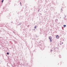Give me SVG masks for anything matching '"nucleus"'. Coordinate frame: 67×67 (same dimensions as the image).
<instances>
[{"label":"nucleus","instance_id":"nucleus-16","mask_svg":"<svg viewBox=\"0 0 67 67\" xmlns=\"http://www.w3.org/2000/svg\"><path fill=\"white\" fill-rule=\"evenodd\" d=\"M11 24V25H12V24H13V21H11L10 23Z\"/></svg>","mask_w":67,"mask_h":67},{"label":"nucleus","instance_id":"nucleus-40","mask_svg":"<svg viewBox=\"0 0 67 67\" xmlns=\"http://www.w3.org/2000/svg\"><path fill=\"white\" fill-rule=\"evenodd\" d=\"M15 38V40H16V38Z\"/></svg>","mask_w":67,"mask_h":67},{"label":"nucleus","instance_id":"nucleus-34","mask_svg":"<svg viewBox=\"0 0 67 67\" xmlns=\"http://www.w3.org/2000/svg\"><path fill=\"white\" fill-rule=\"evenodd\" d=\"M56 48H57V49H58L59 48L57 47H56Z\"/></svg>","mask_w":67,"mask_h":67},{"label":"nucleus","instance_id":"nucleus-19","mask_svg":"<svg viewBox=\"0 0 67 67\" xmlns=\"http://www.w3.org/2000/svg\"><path fill=\"white\" fill-rule=\"evenodd\" d=\"M28 14V13H25V15H27Z\"/></svg>","mask_w":67,"mask_h":67},{"label":"nucleus","instance_id":"nucleus-38","mask_svg":"<svg viewBox=\"0 0 67 67\" xmlns=\"http://www.w3.org/2000/svg\"><path fill=\"white\" fill-rule=\"evenodd\" d=\"M48 2L47 1H46V2Z\"/></svg>","mask_w":67,"mask_h":67},{"label":"nucleus","instance_id":"nucleus-28","mask_svg":"<svg viewBox=\"0 0 67 67\" xmlns=\"http://www.w3.org/2000/svg\"><path fill=\"white\" fill-rule=\"evenodd\" d=\"M48 0V1H49V2H51V0Z\"/></svg>","mask_w":67,"mask_h":67},{"label":"nucleus","instance_id":"nucleus-5","mask_svg":"<svg viewBox=\"0 0 67 67\" xmlns=\"http://www.w3.org/2000/svg\"><path fill=\"white\" fill-rule=\"evenodd\" d=\"M51 6V3H49L47 5V8H49Z\"/></svg>","mask_w":67,"mask_h":67},{"label":"nucleus","instance_id":"nucleus-20","mask_svg":"<svg viewBox=\"0 0 67 67\" xmlns=\"http://www.w3.org/2000/svg\"><path fill=\"white\" fill-rule=\"evenodd\" d=\"M64 27H66V25H63Z\"/></svg>","mask_w":67,"mask_h":67},{"label":"nucleus","instance_id":"nucleus-36","mask_svg":"<svg viewBox=\"0 0 67 67\" xmlns=\"http://www.w3.org/2000/svg\"><path fill=\"white\" fill-rule=\"evenodd\" d=\"M65 18H66V16H65L64 17V19H65Z\"/></svg>","mask_w":67,"mask_h":67},{"label":"nucleus","instance_id":"nucleus-33","mask_svg":"<svg viewBox=\"0 0 67 67\" xmlns=\"http://www.w3.org/2000/svg\"><path fill=\"white\" fill-rule=\"evenodd\" d=\"M51 2L52 3H53V1H52L51 0Z\"/></svg>","mask_w":67,"mask_h":67},{"label":"nucleus","instance_id":"nucleus-8","mask_svg":"<svg viewBox=\"0 0 67 67\" xmlns=\"http://www.w3.org/2000/svg\"><path fill=\"white\" fill-rule=\"evenodd\" d=\"M16 24H18V23H19V21L18 20V19H16Z\"/></svg>","mask_w":67,"mask_h":67},{"label":"nucleus","instance_id":"nucleus-26","mask_svg":"<svg viewBox=\"0 0 67 67\" xmlns=\"http://www.w3.org/2000/svg\"><path fill=\"white\" fill-rule=\"evenodd\" d=\"M50 52H53V50L51 49L50 50Z\"/></svg>","mask_w":67,"mask_h":67},{"label":"nucleus","instance_id":"nucleus-15","mask_svg":"<svg viewBox=\"0 0 67 67\" xmlns=\"http://www.w3.org/2000/svg\"><path fill=\"white\" fill-rule=\"evenodd\" d=\"M22 24V23H19L18 24V25H21V24Z\"/></svg>","mask_w":67,"mask_h":67},{"label":"nucleus","instance_id":"nucleus-39","mask_svg":"<svg viewBox=\"0 0 67 67\" xmlns=\"http://www.w3.org/2000/svg\"><path fill=\"white\" fill-rule=\"evenodd\" d=\"M23 30L25 31V29H23Z\"/></svg>","mask_w":67,"mask_h":67},{"label":"nucleus","instance_id":"nucleus-6","mask_svg":"<svg viewBox=\"0 0 67 67\" xmlns=\"http://www.w3.org/2000/svg\"><path fill=\"white\" fill-rule=\"evenodd\" d=\"M50 9L51 10H52V11H55V9L54 7H52L50 8Z\"/></svg>","mask_w":67,"mask_h":67},{"label":"nucleus","instance_id":"nucleus-22","mask_svg":"<svg viewBox=\"0 0 67 67\" xmlns=\"http://www.w3.org/2000/svg\"><path fill=\"white\" fill-rule=\"evenodd\" d=\"M33 52H34L35 53H36V50H35L33 51Z\"/></svg>","mask_w":67,"mask_h":67},{"label":"nucleus","instance_id":"nucleus-27","mask_svg":"<svg viewBox=\"0 0 67 67\" xmlns=\"http://www.w3.org/2000/svg\"><path fill=\"white\" fill-rule=\"evenodd\" d=\"M40 3H42V0H40Z\"/></svg>","mask_w":67,"mask_h":67},{"label":"nucleus","instance_id":"nucleus-46","mask_svg":"<svg viewBox=\"0 0 67 67\" xmlns=\"http://www.w3.org/2000/svg\"><path fill=\"white\" fill-rule=\"evenodd\" d=\"M32 40H34V39L33 38H32Z\"/></svg>","mask_w":67,"mask_h":67},{"label":"nucleus","instance_id":"nucleus-48","mask_svg":"<svg viewBox=\"0 0 67 67\" xmlns=\"http://www.w3.org/2000/svg\"><path fill=\"white\" fill-rule=\"evenodd\" d=\"M63 41H64V39H63Z\"/></svg>","mask_w":67,"mask_h":67},{"label":"nucleus","instance_id":"nucleus-41","mask_svg":"<svg viewBox=\"0 0 67 67\" xmlns=\"http://www.w3.org/2000/svg\"><path fill=\"white\" fill-rule=\"evenodd\" d=\"M27 26L28 27H29V25H28Z\"/></svg>","mask_w":67,"mask_h":67},{"label":"nucleus","instance_id":"nucleus-23","mask_svg":"<svg viewBox=\"0 0 67 67\" xmlns=\"http://www.w3.org/2000/svg\"><path fill=\"white\" fill-rule=\"evenodd\" d=\"M3 1H4V0H2V3H3Z\"/></svg>","mask_w":67,"mask_h":67},{"label":"nucleus","instance_id":"nucleus-57","mask_svg":"<svg viewBox=\"0 0 67 67\" xmlns=\"http://www.w3.org/2000/svg\"><path fill=\"white\" fill-rule=\"evenodd\" d=\"M0 15H1V14H0Z\"/></svg>","mask_w":67,"mask_h":67},{"label":"nucleus","instance_id":"nucleus-35","mask_svg":"<svg viewBox=\"0 0 67 67\" xmlns=\"http://www.w3.org/2000/svg\"><path fill=\"white\" fill-rule=\"evenodd\" d=\"M36 37H38V36H37V35H36Z\"/></svg>","mask_w":67,"mask_h":67},{"label":"nucleus","instance_id":"nucleus-43","mask_svg":"<svg viewBox=\"0 0 67 67\" xmlns=\"http://www.w3.org/2000/svg\"><path fill=\"white\" fill-rule=\"evenodd\" d=\"M54 18H55V16L53 17V19H54Z\"/></svg>","mask_w":67,"mask_h":67},{"label":"nucleus","instance_id":"nucleus-60","mask_svg":"<svg viewBox=\"0 0 67 67\" xmlns=\"http://www.w3.org/2000/svg\"><path fill=\"white\" fill-rule=\"evenodd\" d=\"M6 31V32H7V31Z\"/></svg>","mask_w":67,"mask_h":67},{"label":"nucleus","instance_id":"nucleus-3","mask_svg":"<svg viewBox=\"0 0 67 67\" xmlns=\"http://www.w3.org/2000/svg\"><path fill=\"white\" fill-rule=\"evenodd\" d=\"M3 10L1 11V14L3 13V12H7V11H9V9L8 8H6L4 7H3Z\"/></svg>","mask_w":67,"mask_h":67},{"label":"nucleus","instance_id":"nucleus-21","mask_svg":"<svg viewBox=\"0 0 67 67\" xmlns=\"http://www.w3.org/2000/svg\"><path fill=\"white\" fill-rule=\"evenodd\" d=\"M59 58H61V57H62L61 56V55H59Z\"/></svg>","mask_w":67,"mask_h":67},{"label":"nucleus","instance_id":"nucleus-7","mask_svg":"<svg viewBox=\"0 0 67 67\" xmlns=\"http://www.w3.org/2000/svg\"><path fill=\"white\" fill-rule=\"evenodd\" d=\"M1 32H3L4 31H5V30L3 28H1L0 30Z\"/></svg>","mask_w":67,"mask_h":67},{"label":"nucleus","instance_id":"nucleus-53","mask_svg":"<svg viewBox=\"0 0 67 67\" xmlns=\"http://www.w3.org/2000/svg\"><path fill=\"white\" fill-rule=\"evenodd\" d=\"M3 67H5V66H3Z\"/></svg>","mask_w":67,"mask_h":67},{"label":"nucleus","instance_id":"nucleus-2","mask_svg":"<svg viewBox=\"0 0 67 67\" xmlns=\"http://www.w3.org/2000/svg\"><path fill=\"white\" fill-rule=\"evenodd\" d=\"M0 26L1 27H4L5 26L6 27H7L8 28V27H9V24L7 23L6 24V25L5 26V24H4V23H1L0 24Z\"/></svg>","mask_w":67,"mask_h":67},{"label":"nucleus","instance_id":"nucleus-14","mask_svg":"<svg viewBox=\"0 0 67 67\" xmlns=\"http://www.w3.org/2000/svg\"><path fill=\"white\" fill-rule=\"evenodd\" d=\"M24 66H27V64H26V63H24Z\"/></svg>","mask_w":67,"mask_h":67},{"label":"nucleus","instance_id":"nucleus-4","mask_svg":"<svg viewBox=\"0 0 67 67\" xmlns=\"http://www.w3.org/2000/svg\"><path fill=\"white\" fill-rule=\"evenodd\" d=\"M52 37L51 36H50L49 37V40H50V42H52Z\"/></svg>","mask_w":67,"mask_h":67},{"label":"nucleus","instance_id":"nucleus-51","mask_svg":"<svg viewBox=\"0 0 67 67\" xmlns=\"http://www.w3.org/2000/svg\"><path fill=\"white\" fill-rule=\"evenodd\" d=\"M61 17H60V19H61Z\"/></svg>","mask_w":67,"mask_h":67},{"label":"nucleus","instance_id":"nucleus-42","mask_svg":"<svg viewBox=\"0 0 67 67\" xmlns=\"http://www.w3.org/2000/svg\"><path fill=\"white\" fill-rule=\"evenodd\" d=\"M22 29L21 28L20 29V30L21 31L22 30H21Z\"/></svg>","mask_w":67,"mask_h":67},{"label":"nucleus","instance_id":"nucleus-11","mask_svg":"<svg viewBox=\"0 0 67 67\" xmlns=\"http://www.w3.org/2000/svg\"><path fill=\"white\" fill-rule=\"evenodd\" d=\"M24 18V16H20V18L21 19H23Z\"/></svg>","mask_w":67,"mask_h":67},{"label":"nucleus","instance_id":"nucleus-17","mask_svg":"<svg viewBox=\"0 0 67 67\" xmlns=\"http://www.w3.org/2000/svg\"><path fill=\"white\" fill-rule=\"evenodd\" d=\"M30 54H31V56H33V54L31 52H30Z\"/></svg>","mask_w":67,"mask_h":67},{"label":"nucleus","instance_id":"nucleus-9","mask_svg":"<svg viewBox=\"0 0 67 67\" xmlns=\"http://www.w3.org/2000/svg\"><path fill=\"white\" fill-rule=\"evenodd\" d=\"M56 38L57 39H59V36L58 35H57L56 36Z\"/></svg>","mask_w":67,"mask_h":67},{"label":"nucleus","instance_id":"nucleus-37","mask_svg":"<svg viewBox=\"0 0 67 67\" xmlns=\"http://www.w3.org/2000/svg\"><path fill=\"white\" fill-rule=\"evenodd\" d=\"M61 11H62V10L63 11V9L61 8Z\"/></svg>","mask_w":67,"mask_h":67},{"label":"nucleus","instance_id":"nucleus-18","mask_svg":"<svg viewBox=\"0 0 67 67\" xmlns=\"http://www.w3.org/2000/svg\"><path fill=\"white\" fill-rule=\"evenodd\" d=\"M55 50V51H56V50L55 49H56V48H53Z\"/></svg>","mask_w":67,"mask_h":67},{"label":"nucleus","instance_id":"nucleus-59","mask_svg":"<svg viewBox=\"0 0 67 67\" xmlns=\"http://www.w3.org/2000/svg\"><path fill=\"white\" fill-rule=\"evenodd\" d=\"M32 59H33V58H32Z\"/></svg>","mask_w":67,"mask_h":67},{"label":"nucleus","instance_id":"nucleus-47","mask_svg":"<svg viewBox=\"0 0 67 67\" xmlns=\"http://www.w3.org/2000/svg\"><path fill=\"white\" fill-rule=\"evenodd\" d=\"M64 43L63 42H62V44H63Z\"/></svg>","mask_w":67,"mask_h":67},{"label":"nucleus","instance_id":"nucleus-45","mask_svg":"<svg viewBox=\"0 0 67 67\" xmlns=\"http://www.w3.org/2000/svg\"><path fill=\"white\" fill-rule=\"evenodd\" d=\"M41 28H40V31H41Z\"/></svg>","mask_w":67,"mask_h":67},{"label":"nucleus","instance_id":"nucleus-32","mask_svg":"<svg viewBox=\"0 0 67 67\" xmlns=\"http://www.w3.org/2000/svg\"><path fill=\"white\" fill-rule=\"evenodd\" d=\"M40 9H38V12H39V11H40Z\"/></svg>","mask_w":67,"mask_h":67},{"label":"nucleus","instance_id":"nucleus-30","mask_svg":"<svg viewBox=\"0 0 67 67\" xmlns=\"http://www.w3.org/2000/svg\"><path fill=\"white\" fill-rule=\"evenodd\" d=\"M14 42L15 43H16V41H14Z\"/></svg>","mask_w":67,"mask_h":67},{"label":"nucleus","instance_id":"nucleus-29","mask_svg":"<svg viewBox=\"0 0 67 67\" xmlns=\"http://www.w3.org/2000/svg\"><path fill=\"white\" fill-rule=\"evenodd\" d=\"M20 5H22V4L21 3V2H20Z\"/></svg>","mask_w":67,"mask_h":67},{"label":"nucleus","instance_id":"nucleus-1","mask_svg":"<svg viewBox=\"0 0 67 67\" xmlns=\"http://www.w3.org/2000/svg\"><path fill=\"white\" fill-rule=\"evenodd\" d=\"M39 45H38V47L41 48V49L43 50L44 49V42L41 41L38 43Z\"/></svg>","mask_w":67,"mask_h":67},{"label":"nucleus","instance_id":"nucleus-44","mask_svg":"<svg viewBox=\"0 0 67 67\" xmlns=\"http://www.w3.org/2000/svg\"><path fill=\"white\" fill-rule=\"evenodd\" d=\"M42 22H41V21H40V23H41Z\"/></svg>","mask_w":67,"mask_h":67},{"label":"nucleus","instance_id":"nucleus-49","mask_svg":"<svg viewBox=\"0 0 67 67\" xmlns=\"http://www.w3.org/2000/svg\"><path fill=\"white\" fill-rule=\"evenodd\" d=\"M13 38H14V36H13Z\"/></svg>","mask_w":67,"mask_h":67},{"label":"nucleus","instance_id":"nucleus-50","mask_svg":"<svg viewBox=\"0 0 67 67\" xmlns=\"http://www.w3.org/2000/svg\"><path fill=\"white\" fill-rule=\"evenodd\" d=\"M7 32V33H8L9 32H8V31Z\"/></svg>","mask_w":67,"mask_h":67},{"label":"nucleus","instance_id":"nucleus-12","mask_svg":"<svg viewBox=\"0 0 67 67\" xmlns=\"http://www.w3.org/2000/svg\"><path fill=\"white\" fill-rule=\"evenodd\" d=\"M37 27V26L36 25H35L34 27V28H35L34 30L33 29L32 30H35V29L36 28V27Z\"/></svg>","mask_w":67,"mask_h":67},{"label":"nucleus","instance_id":"nucleus-31","mask_svg":"<svg viewBox=\"0 0 67 67\" xmlns=\"http://www.w3.org/2000/svg\"><path fill=\"white\" fill-rule=\"evenodd\" d=\"M13 33H14V34H15V32H14V31H13Z\"/></svg>","mask_w":67,"mask_h":67},{"label":"nucleus","instance_id":"nucleus-13","mask_svg":"<svg viewBox=\"0 0 67 67\" xmlns=\"http://www.w3.org/2000/svg\"><path fill=\"white\" fill-rule=\"evenodd\" d=\"M55 22L56 23H57V22H58V19H55Z\"/></svg>","mask_w":67,"mask_h":67},{"label":"nucleus","instance_id":"nucleus-54","mask_svg":"<svg viewBox=\"0 0 67 67\" xmlns=\"http://www.w3.org/2000/svg\"><path fill=\"white\" fill-rule=\"evenodd\" d=\"M7 34H9V33H8Z\"/></svg>","mask_w":67,"mask_h":67},{"label":"nucleus","instance_id":"nucleus-25","mask_svg":"<svg viewBox=\"0 0 67 67\" xmlns=\"http://www.w3.org/2000/svg\"><path fill=\"white\" fill-rule=\"evenodd\" d=\"M7 55H9V52H7Z\"/></svg>","mask_w":67,"mask_h":67},{"label":"nucleus","instance_id":"nucleus-58","mask_svg":"<svg viewBox=\"0 0 67 67\" xmlns=\"http://www.w3.org/2000/svg\"><path fill=\"white\" fill-rule=\"evenodd\" d=\"M60 45H61V44H60Z\"/></svg>","mask_w":67,"mask_h":67},{"label":"nucleus","instance_id":"nucleus-52","mask_svg":"<svg viewBox=\"0 0 67 67\" xmlns=\"http://www.w3.org/2000/svg\"><path fill=\"white\" fill-rule=\"evenodd\" d=\"M40 14H42V13H40Z\"/></svg>","mask_w":67,"mask_h":67},{"label":"nucleus","instance_id":"nucleus-55","mask_svg":"<svg viewBox=\"0 0 67 67\" xmlns=\"http://www.w3.org/2000/svg\"><path fill=\"white\" fill-rule=\"evenodd\" d=\"M6 56H7V54H6Z\"/></svg>","mask_w":67,"mask_h":67},{"label":"nucleus","instance_id":"nucleus-24","mask_svg":"<svg viewBox=\"0 0 67 67\" xmlns=\"http://www.w3.org/2000/svg\"><path fill=\"white\" fill-rule=\"evenodd\" d=\"M23 35H24L25 34V33H24V31H23Z\"/></svg>","mask_w":67,"mask_h":67},{"label":"nucleus","instance_id":"nucleus-10","mask_svg":"<svg viewBox=\"0 0 67 67\" xmlns=\"http://www.w3.org/2000/svg\"><path fill=\"white\" fill-rule=\"evenodd\" d=\"M3 40V37H0V42H2Z\"/></svg>","mask_w":67,"mask_h":67},{"label":"nucleus","instance_id":"nucleus-56","mask_svg":"<svg viewBox=\"0 0 67 67\" xmlns=\"http://www.w3.org/2000/svg\"><path fill=\"white\" fill-rule=\"evenodd\" d=\"M47 12L46 11V12Z\"/></svg>","mask_w":67,"mask_h":67}]
</instances>
